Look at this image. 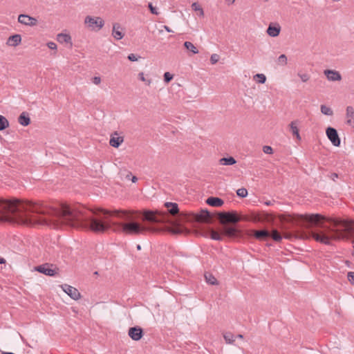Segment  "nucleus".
Segmentation results:
<instances>
[{
	"label": "nucleus",
	"mask_w": 354,
	"mask_h": 354,
	"mask_svg": "<svg viewBox=\"0 0 354 354\" xmlns=\"http://www.w3.org/2000/svg\"><path fill=\"white\" fill-rule=\"evenodd\" d=\"M49 209L55 221L74 227L84 225L95 233L111 230L127 235H138L146 231L156 232L160 230L153 226L141 225L133 221L131 214L126 211L98 209L90 212L81 205L66 203L58 204Z\"/></svg>",
	"instance_id": "obj_1"
},
{
	"label": "nucleus",
	"mask_w": 354,
	"mask_h": 354,
	"mask_svg": "<svg viewBox=\"0 0 354 354\" xmlns=\"http://www.w3.org/2000/svg\"><path fill=\"white\" fill-rule=\"evenodd\" d=\"M295 221L298 224L306 223L304 226L310 229L313 226L320 228L309 232V236L316 241L330 245L333 240L346 236H354V221L338 218L326 217L319 214H297Z\"/></svg>",
	"instance_id": "obj_2"
},
{
	"label": "nucleus",
	"mask_w": 354,
	"mask_h": 354,
	"mask_svg": "<svg viewBox=\"0 0 354 354\" xmlns=\"http://www.w3.org/2000/svg\"><path fill=\"white\" fill-rule=\"evenodd\" d=\"M48 209H53V207L41 203L0 199V214L6 221L12 223L32 225L36 220L32 218V214H48L51 216V211Z\"/></svg>",
	"instance_id": "obj_3"
},
{
	"label": "nucleus",
	"mask_w": 354,
	"mask_h": 354,
	"mask_svg": "<svg viewBox=\"0 0 354 354\" xmlns=\"http://www.w3.org/2000/svg\"><path fill=\"white\" fill-rule=\"evenodd\" d=\"M143 220L151 223H170V216L168 213L161 211H145L143 214Z\"/></svg>",
	"instance_id": "obj_4"
},
{
	"label": "nucleus",
	"mask_w": 354,
	"mask_h": 354,
	"mask_svg": "<svg viewBox=\"0 0 354 354\" xmlns=\"http://www.w3.org/2000/svg\"><path fill=\"white\" fill-rule=\"evenodd\" d=\"M84 24L92 30H100L104 25V21L100 17L86 16Z\"/></svg>",
	"instance_id": "obj_5"
},
{
	"label": "nucleus",
	"mask_w": 354,
	"mask_h": 354,
	"mask_svg": "<svg viewBox=\"0 0 354 354\" xmlns=\"http://www.w3.org/2000/svg\"><path fill=\"white\" fill-rule=\"evenodd\" d=\"M35 270L45 275L53 277L58 274L59 269L53 264L45 263L35 267Z\"/></svg>",
	"instance_id": "obj_6"
},
{
	"label": "nucleus",
	"mask_w": 354,
	"mask_h": 354,
	"mask_svg": "<svg viewBox=\"0 0 354 354\" xmlns=\"http://www.w3.org/2000/svg\"><path fill=\"white\" fill-rule=\"evenodd\" d=\"M218 217L223 223H236L240 221V217L235 212H221Z\"/></svg>",
	"instance_id": "obj_7"
},
{
	"label": "nucleus",
	"mask_w": 354,
	"mask_h": 354,
	"mask_svg": "<svg viewBox=\"0 0 354 354\" xmlns=\"http://www.w3.org/2000/svg\"><path fill=\"white\" fill-rule=\"evenodd\" d=\"M326 134L328 140L335 147H339L341 143L340 138L337 130L333 127H328L326 130Z\"/></svg>",
	"instance_id": "obj_8"
},
{
	"label": "nucleus",
	"mask_w": 354,
	"mask_h": 354,
	"mask_svg": "<svg viewBox=\"0 0 354 354\" xmlns=\"http://www.w3.org/2000/svg\"><path fill=\"white\" fill-rule=\"evenodd\" d=\"M62 289L66 292L71 299L77 300L80 299L81 295L79 290L68 284H63L61 286Z\"/></svg>",
	"instance_id": "obj_9"
},
{
	"label": "nucleus",
	"mask_w": 354,
	"mask_h": 354,
	"mask_svg": "<svg viewBox=\"0 0 354 354\" xmlns=\"http://www.w3.org/2000/svg\"><path fill=\"white\" fill-rule=\"evenodd\" d=\"M18 21L21 24L28 26H36L37 24V19L36 18L24 14H21L19 15Z\"/></svg>",
	"instance_id": "obj_10"
},
{
	"label": "nucleus",
	"mask_w": 354,
	"mask_h": 354,
	"mask_svg": "<svg viewBox=\"0 0 354 354\" xmlns=\"http://www.w3.org/2000/svg\"><path fill=\"white\" fill-rule=\"evenodd\" d=\"M324 74L326 77L327 80L330 82L340 81L342 80V75L340 73L335 70H324Z\"/></svg>",
	"instance_id": "obj_11"
},
{
	"label": "nucleus",
	"mask_w": 354,
	"mask_h": 354,
	"mask_svg": "<svg viewBox=\"0 0 354 354\" xmlns=\"http://www.w3.org/2000/svg\"><path fill=\"white\" fill-rule=\"evenodd\" d=\"M129 336L135 341L140 340L143 335V331L140 327H131L129 330Z\"/></svg>",
	"instance_id": "obj_12"
},
{
	"label": "nucleus",
	"mask_w": 354,
	"mask_h": 354,
	"mask_svg": "<svg viewBox=\"0 0 354 354\" xmlns=\"http://www.w3.org/2000/svg\"><path fill=\"white\" fill-rule=\"evenodd\" d=\"M346 123L354 129V109L351 106H347L346 109Z\"/></svg>",
	"instance_id": "obj_13"
},
{
	"label": "nucleus",
	"mask_w": 354,
	"mask_h": 354,
	"mask_svg": "<svg viewBox=\"0 0 354 354\" xmlns=\"http://www.w3.org/2000/svg\"><path fill=\"white\" fill-rule=\"evenodd\" d=\"M195 219L199 222L209 223L211 216L207 210L202 209L200 212L195 214Z\"/></svg>",
	"instance_id": "obj_14"
},
{
	"label": "nucleus",
	"mask_w": 354,
	"mask_h": 354,
	"mask_svg": "<svg viewBox=\"0 0 354 354\" xmlns=\"http://www.w3.org/2000/svg\"><path fill=\"white\" fill-rule=\"evenodd\" d=\"M280 32L281 26L278 24H270L266 30L267 34L272 37H277Z\"/></svg>",
	"instance_id": "obj_15"
},
{
	"label": "nucleus",
	"mask_w": 354,
	"mask_h": 354,
	"mask_svg": "<svg viewBox=\"0 0 354 354\" xmlns=\"http://www.w3.org/2000/svg\"><path fill=\"white\" fill-rule=\"evenodd\" d=\"M299 124V120H293L289 124L290 129L292 134L296 138V139L298 142L301 141V136L299 134V128H298Z\"/></svg>",
	"instance_id": "obj_16"
},
{
	"label": "nucleus",
	"mask_w": 354,
	"mask_h": 354,
	"mask_svg": "<svg viewBox=\"0 0 354 354\" xmlns=\"http://www.w3.org/2000/svg\"><path fill=\"white\" fill-rule=\"evenodd\" d=\"M124 34L122 32V28L119 24H114L112 30V36L116 40H120L123 38Z\"/></svg>",
	"instance_id": "obj_17"
},
{
	"label": "nucleus",
	"mask_w": 354,
	"mask_h": 354,
	"mask_svg": "<svg viewBox=\"0 0 354 354\" xmlns=\"http://www.w3.org/2000/svg\"><path fill=\"white\" fill-rule=\"evenodd\" d=\"M21 41V37L20 35L16 34L10 36L6 42L7 45L10 46H17Z\"/></svg>",
	"instance_id": "obj_18"
},
{
	"label": "nucleus",
	"mask_w": 354,
	"mask_h": 354,
	"mask_svg": "<svg viewBox=\"0 0 354 354\" xmlns=\"http://www.w3.org/2000/svg\"><path fill=\"white\" fill-rule=\"evenodd\" d=\"M118 136V133L115 132L114 133V136H112L110 140L109 144L111 147L118 148L124 141V139L122 137L120 136Z\"/></svg>",
	"instance_id": "obj_19"
},
{
	"label": "nucleus",
	"mask_w": 354,
	"mask_h": 354,
	"mask_svg": "<svg viewBox=\"0 0 354 354\" xmlns=\"http://www.w3.org/2000/svg\"><path fill=\"white\" fill-rule=\"evenodd\" d=\"M206 203L212 207H221L223 204V201L217 197H209L207 199Z\"/></svg>",
	"instance_id": "obj_20"
},
{
	"label": "nucleus",
	"mask_w": 354,
	"mask_h": 354,
	"mask_svg": "<svg viewBox=\"0 0 354 354\" xmlns=\"http://www.w3.org/2000/svg\"><path fill=\"white\" fill-rule=\"evenodd\" d=\"M57 40L61 44H71V37L68 34L59 33L57 35Z\"/></svg>",
	"instance_id": "obj_21"
},
{
	"label": "nucleus",
	"mask_w": 354,
	"mask_h": 354,
	"mask_svg": "<svg viewBox=\"0 0 354 354\" xmlns=\"http://www.w3.org/2000/svg\"><path fill=\"white\" fill-rule=\"evenodd\" d=\"M165 205L170 214L175 215L178 212V207L176 203L167 202L165 203Z\"/></svg>",
	"instance_id": "obj_22"
},
{
	"label": "nucleus",
	"mask_w": 354,
	"mask_h": 354,
	"mask_svg": "<svg viewBox=\"0 0 354 354\" xmlns=\"http://www.w3.org/2000/svg\"><path fill=\"white\" fill-rule=\"evenodd\" d=\"M270 236V232L268 230H257L254 232V236L256 239L259 240H263Z\"/></svg>",
	"instance_id": "obj_23"
},
{
	"label": "nucleus",
	"mask_w": 354,
	"mask_h": 354,
	"mask_svg": "<svg viewBox=\"0 0 354 354\" xmlns=\"http://www.w3.org/2000/svg\"><path fill=\"white\" fill-rule=\"evenodd\" d=\"M18 122L21 125L26 127L30 124V119L28 115L25 113H22L18 118Z\"/></svg>",
	"instance_id": "obj_24"
},
{
	"label": "nucleus",
	"mask_w": 354,
	"mask_h": 354,
	"mask_svg": "<svg viewBox=\"0 0 354 354\" xmlns=\"http://www.w3.org/2000/svg\"><path fill=\"white\" fill-rule=\"evenodd\" d=\"M223 232L227 236L232 237L235 236L239 231L235 227L225 226L223 227Z\"/></svg>",
	"instance_id": "obj_25"
},
{
	"label": "nucleus",
	"mask_w": 354,
	"mask_h": 354,
	"mask_svg": "<svg viewBox=\"0 0 354 354\" xmlns=\"http://www.w3.org/2000/svg\"><path fill=\"white\" fill-rule=\"evenodd\" d=\"M236 162V160L232 156L227 158H222L219 160V164L221 165H233Z\"/></svg>",
	"instance_id": "obj_26"
},
{
	"label": "nucleus",
	"mask_w": 354,
	"mask_h": 354,
	"mask_svg": "<svg viewBox=\"0 0 354 354\" xmlns=\"http://www.w3.org/2000/svg\"><path fill=\"white\" fill-rule=\"evenodd\" d=\"M184 46H185V48L186 49H187L188 50L191 51L194 54L198 53V50L196 48V47L190 41H185L184 43Z\"/></svg>",
	"instance_id": "obj_27"
},
{
	"label": "nucleus",
	"mask_w": 354,
	"mask_h": 354,
	"mask_svg": "<svg viewBox=\"0 0 354 354\" xmlns=\"http://www.w3.org/2000/svg\"><path fill=\"white\" fill-rule=\"evenodd\" d=\"M276 62H277V65H279V66H286L288 63V59H287L286 55L284 54H281V55L279 56Z\"/></svg>",
	"instance_id": "obj_28"
},
{
	"label": "nucleus",
	"mask_w": 354,
	"mask_h": 354,
	"mask_svg": "<svg viewBox=\"0 0 354 354\" xmlns=\"http://www.w3.org/2000/svg\"><path fill=\"white\" fill-rule=\"evenodd\" d=\"M205 278L207 283H208L209 284H211V285L217 284V279L212 274H209V273L205 274Z\"/></svg>",
	"instance_id": "obj_29"
},
{
	"label": "nucleus",
	"mask_w": 354,
	"mask_h": 354,
	"mask_svg": "<svg viewBox=\"0 0 354 354\" xmlns=\"http://www.w3.org/2000/svg\"><path fill=\"white\" fill-rule=\"evenodd\" d=\"M320 109L322 113H323L324 115L331 116L333 114V110L326 105H322Z\"/></svg>",
	"instance_id": "obj_30"
},
{
	"label": "nucleus",
	"mask_w": 354,
	"mask_h": 354,
	"mask_svg": "<svg viewBox=\"0 0 354 354\" xmlns=\"http://www.w3.org/2000/svg\"><path fill=\"white\" fill-rule=\"evenodd\" d=\"M9 126L8 120L3 115H0V131L4 130Z\"/></svg>",
	"instance_id": "obj_31"
},
{
	"label": "nucleus",
	"mask_w": 354,
	"mask_h": 354,
	"mask_svg": "<svg viewBox=\"0 0 354 354\" xmlns=\"http://www.w3.org/2000/svg\"><path fill=\"white\" fill-rule=\"evenodd\" d=\"M254 80L256 82H258V83H261V84H263L266 82V77L264 74L263 73H259V74H257L254 76L253 77Z\"/></svg>",
	"instance_id": "obj_32"
},
{
	"label": "nucleus",
	"mask_w": 354,
	"mask_h": 354,
	"mask_svg": "<svg viewBox=\"0 0 354 354\" xmlns=\"http://www.w3.org/2000/svg\"><path fill=\"white\" fill-rule=\"evenodd\" d=\"M223 337L225 342L228 344H232L235 341L236 337L231 333H226L224 334Z\"/></svg>",
	"instance_id": "obj_33"
},
{
	"label": "nucleus",
	"mask_w": 354,
	"mask_h": 354,
	"mask_svg": "<svg viewBox=\"0 0 354 354\" xmlns=\"http://www.w3.org/2000/svg\"><path fill=\"white\" fill-rule=\"evenodd\" d=\"M192 8L194 11L198 12L200 16L203 17L204 15L203 9L201 7V6L198 3H193L192 4Z\"/></svg>",
	"instance_id": "obj_34"
},
{
	"label": "nucleus",
	"mask_w": 354,
	"mask_h": 354,
	"mask_svg": "<svg viewBox=\"0 0 354 354\" xmlns=\"http://www.w3.org/2000/svg\"><path fill=\"white\" fill-rule=\"evenodd\" d=\"M210 237L213 240L221 241L223 239L222 236L217 232L212 230L210 232Z\"/></svg>",
	"instance_id": "obj_35"
},
{
	"label": "nucleus",
	"mask_w": 354,
	"mask_h": 354,
	"mask_svg": "<svg viewBox=\"0 0 354 354\" xmlns=\"http://www.w3.org/2000/svg\"><path fill=\"white\" fill-rule=\"evenodd\" d=\"M170 231L172 234H182L184 232V230L180 225H177L174 226Z\"/></svg>",
	"instance_id": "obj_36"
},
{
	"label": "nucleus",
	"mask_w": 354,
	"mask_h": 354,
	"mask_svg": "<svg viewBox=\"0 0 354 354\" xmlns=\"http://www.w3.org/2000/svg\"><path fill=\"white\" fill-rule=\"evenodd\" d=\"M297 75L303 82H306L310 79V75L306 73L299 72Z\"/></svg>",
	"instance_id": "obj_37"
},
{
	"label": "nucleus",
	"mask_w": 354,
	"mask_h": 354,
	"mask_svg": "<svg viewBox=\"0 0 354 354\" xmlns=\"http://www.w3.org/2000/svg\"><path fill=\"white\" fill-rule=\"evenodd\" d=\"M270 236L275 241H280L282 239L281 234L277 230H273Z\"/></svg>",
	"instance_id": "obj_38"
},
{
	"label": "nucleus",
	"mask_w": 354,
	"mask_h": 354,
	"mask_svg": "<svg viewBox=\"0 0 354 354\" xmlns=\"http://www.w3.org/2000/svg\"><path fill=\"white\" fill-rule=\"evenodd\" d=\"M236 194L241 198H245L248 195V191L245 188H240L237 189Z\"/></svg>",
	"instance_id": "obj_39"
},
{
	"label": "nucleus",
	"mask_w": 354,
	"mask_h": 354,
	"mask_svg": "<svg viewBox=\"0 0 354 354\" xmlns=\"http://www.w3.org/2000/svg\"><path fill=\"white\" fill-rule=\"evenodd\" d=\"M183 95H187V97H183V100L186 102H190V98H194V97H196L198 96V93H196V92H193V93L190 94V95H188L187 93H185L183 92Z\"/></svg>",
	"instance_id": "obj_40"
},
{
	"label": "nucleus",
	"mask_w": 354,
	"mask_h": 354,
	"mask_svg": "<svg viewBox=\"0 0 354 354\" xmlns=\"http://www.w3.org/2000/svg\"><path fill=\"white\" fill-rule=\"evenodd\" d=\"M127 58L131 62H136L138 60L139 58H141V57L136 54L131 53L128 55Z\"/></svg>",
	"instance_id": "obj_41"
},
{
	"label": "nucleus",
	"mask_w": 354,
	"mask_h": 354,
	"mask_svg": "<svg viewBox=\"0 0 354 354\" xmlns=\"http://www.w3.org/2000/svg\"><path fill=\"white\" fill-rule=\"evenodd\" d=\"M218 59H219V56L217 54H212L210 57V62L212 64L217 63Z\"/></svg>",
	"instance_id": "obj_42"
},
{
	"label": "nucleus",
	"mask_w": 354,
	"mask_h": 354,
	"mask_svg": "<svg viewBox=\"0 0 354 354\" xmlns=\"http://www.w3.org/2000/svg\"><path fill=\"white\" fill-rule=\"evenodd\" d=\"M173 79V75L169 72H166L164 74V80L165 82H169Z\"/></svg>",
	"instance_id": "obj_43"
},
{
	"label": "nucleus",
	"mask_w": 354,
	"mask_h": 354,
	"mask_svg": "<svg viewBox=\"0 0 354 354\" xmlns=\"http://www.w3.org/2000/svg\"><path fill=\"white\" fill-rule=\"evenodd\" d=\"M347 278L349 282L354 286V272H348Z\"/></svg>",
	"instance_id": "obj_44"
},
{
	"label": "nucleus",
	"mask_w": 354,
	"mask_h": 354,
	"mask_svg": "<svg viewBox=\"0 0 354 354\" xmlns=\"http://www.w3.org/2000/svg\"><path fill=\"white\" fill-rule=\"evenodd\" d=\"M263 151L266 154H272L273 153V149L270 146H264L263 147Z\"/></svg>",
	"instance_id": "obj_45"
},
{
	"label": "nucleus",
	"mask_w": 354,
	"mask_h": 354,
	"mask_svg": "<svg viewBox=\"0 0 354 354\" xmlns=\"http://www.w3.org/2000/svg\"><path fill=\"white\" fill-rule=\"evenodd\" d=\"M148 7L151 11V12L153 15H158L159 12L157 11L156 8L153 7L151 3H149Z\"/></svg>",
	"instance_id": "obj_46"
},
{
	"label": "nucleus",
	"mask_w": 354,
	"mask_h": 354,
	"mask_svg": "<svg viewBox=\"0 0 354 354\" xmlns=\"http://www.w3.org/2000/svg\"><path fill=\"white\" fill-rule=\"evenodd\" d=\"M47 46L51 50L57 49V44L53 41H49L47 43Z\"/></svg>",
	"instance_id": "obj_47"
},
{
	"label": "nucleus",
	"mask_w": 354,
	"mask_h": 354,
	"mask_svg": "<svg viewBox=\"0 0 354 354\" xmlns=\"http://www.w3.org/2000/svg\"><path fill=\"white\" fill-rule=\"evenodd\" d=\"M92 82L93 84L98 85L101 82V79L100 77H94L92 80Z\"/></svg>",
	"instance_id": "obj_48"
},
{
	"label": "nucleus",
	"mask_w": 354,
	"mask_h": 354,
	"mask_svg": "<svg viewBox=\"0 0 354 354\" xmlns=\"http://www.w3.org/2000/svg\"><path fill=\"white\" fill-rule=\"evenodd\" d=\"M329 178L333 180V181H335V180L338 178V174L337 173H332L330 174V175L329 176Z\"/></svg>",
	"instance_id": "obj_49"
},
{
	"label": "nucleus",
	"mask_w": 354,
	"mask_h": 354,
	"mask_svg": "<svg viewBox=\"0 0 354 354\" xmlns=\"http://www.w3.org/2000/svg\"><path fill=\"white\" fill-rule=\"evenodd\" d=\"M138 78L140 80L142 81V82H145L146 80H145V75L143 73H140L138 74Z\"/></svg>",
	"instance_id": "obj_50"
},
{
	"label": "nucleus",
	"mask_w": 354,
	"mask_h": 354,
	"mask_svg": "<svg viewBox=\"0 0 354 354\" xmlns=\"http://www.w3.org/2000/svg\"><path fill=\"white\" fill-rule=\"evenodd\" d=\"M164 28H165V30L167 32H172V30H171L169 28V26H164Z\"/></svg>",
	"instance_id": "obj_51"
},
{
	"label": "nucleus",
	"mask_w": 354,
	"mask_h": 354,
	"mask_svg": "<svg viewBox=\"0 0 354 354\" xmlns=\"http://www.w3.org/2000/svg\"><path fill=\"white\" fill-rule=\"evenodd\" d=\"M137 180H138L137 177H136V176H132V178H131V181H132L133 183H136Z\"/></svg>",
	"instance_id": "obj_52"
},
{
	"label": "nucleus",
	"mask_w": 354,
	"mask_h": 354,
	"mask_svg": "<svg viewBox=\"0 0 354 354\" xmlns=\"http://www.w3.org/2000/svg\"><path fill=\"white\" fill-rule=\"evenodd\" d=\"M265 205L269 206V205H272V202L270 201H266L265 203Z\"/></svg>",
	"instance_id": "obj_53"
},
{
	"label": "nucleus",
	"mask_w": 354,
	"mask_h": 354,
	"mask_svg": "<svg viewBox=\"0 0 354 354\" xmlns=\"http://www.w3.org/2000/svg\"><path fill=\"white\" fill-rule=\"evenodd\" d=\"M6 260L3 258H0V264L5 263Z\"/></svg>",
	"instance_id": "obj_54"
},
{
	"label": "nucleus",
	"mask_w": 354,
	"mask_h": 354,
	"mask_svg": "<svg viewBox=\"0 0 354 354\" xmlns=\"http://www.w3.org/2000/svg\"><path fill=\"white\" fill-rule=\"evenodd\" d=\"M227 2H228L229 4H232L234 3L235 0H226Z\"/></svg>",
	"instance_id": "obj_55"
},
{
	"label": "nucleus",
	"mask_w": 354,
	"mask_h": 354,
	"mask_svg": "<svg viewBox=\"0 0 354 354\" xmlns=\"http://www.w3.org/2000/svg\"><path fill=\"white\" fill-rule=\"evenodd\" d=\"M1 354H15V353H11V352L3 351V352H1Z\"/></svg>",
	"instance_id": "obj_56"
},
{
	"label": "nucleus",
	"mask_w": 354,
	"mask_h": 354,
	"mask_svg": "<svg viewBox=\"0 0 354 354\" xmlns=\"http://www.w3.org/2000/svg\"><path fill=\"white\" fill-rule=\"evenodd\" d=\"M236 337L242 339L243 338V335H238Z\"/></svg>",
	"instance_id": "obj_57"
},
{
	"label": "nucleus",
	"mask_w": 354,
	"mask_h": 354,
	"mask_svg": "<svg viewBox=\"0 0 354 354\" xmlns=\"http://www.w3.org/2000/svg\"><path fill=\"white\" fill-rule=\"evenodd\" d=\"M137 249H138V250H140L141 249V246H140V245H137Z\"/></svg>",
	"instance_id": "obj_58"
},
{
	"label": "nucleus",
	"mask_w": 354,
	"mask_h": 354,
	"mask_svg": "<svg viewBox=\"0 0 354 354\" xmlns=\"http://www.w3.org/2000/svg\"><path fill=\"white\" fill-rule=\"evenodd\" d=\"M131 176V173H129V174L127 176V178H129Z\"/></svg>",
	"instance_id": "obj_59"
},
{
	"label": "nucleus",
	"mask_w": 354,
	"mask_h": 354,
	"mask_svg": "<svg viewBox=\"0 0 354 354\" xmlns=\"http://www.w3.org/2000/svg\"><path fill=\"white\" fill-rule=\"evenodd\" d=\"M147 82H148L146 84V85H147V86H149V82H149V81H147Z\"/></svg>",
	"instance_id": "obj_60"
},
{
	"label": "nucleus",
	"mask_w": 354,
	"mask_h": 354,
	"mask_svg": "<svg viewBox=\"0 0 354 354\" xmlns=\"http://www.w3.org/2000/svg\"><path fill=\"white\" fill-rule=\"evenodd\" d=\"M263 1H265V2H267L268 0H263Z\"/></svg>",
	"instance_id": "obj_61"
}]
</instances>
